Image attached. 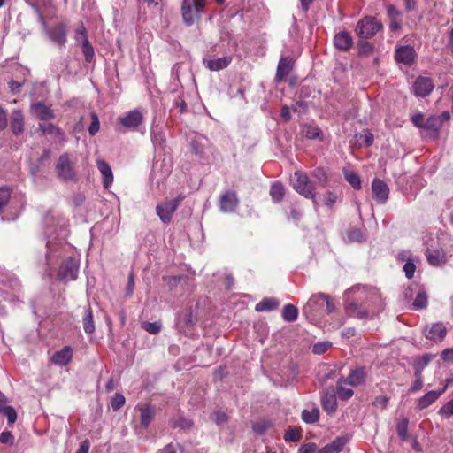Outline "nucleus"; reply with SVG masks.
Instances as JSON below:
<instances>
[{"instance_id": "1", "label": "nucleus", "mask_w": 453, "mask_h": 453, "mask_svg": "<svg viewBox=\"0 0 453 453\" xmlns=\"http://www.w3.org/2000/svg\"><path fill=\"white\" fill-rule=\"evenodd\" d=\"M47 247L46 263L49 269H51L55 264L60 263L57 272L58 279L64 282L76 280L79 262L72 256H65L66 245L62 242H48Z\"/></svg>"}, {"instance_id": "2", "label": "nucleus", "mask_w": 453, "mask_h": 453, "mask_svg": "<svg viewBox=\"0 0 453 453\" xmlns=\"http://www.w3.org/2000/svg\"><path fill=\"white\" fill-rule=\"evenodd\" d=\"M25 204L22 194L13 193L8 187H0L1 220L14 219L19 216Z\"/></svg>"}, {"instance_id": "3", "label": "nucleus", "mask_w": 453, "mask_h": 453, "mask_svg": "<svg viewBox=\"0 0 453 453\" xmlns=\"http://www.w3.org/2000/svg\"><path fill=\"white\" fill-rule=\"evenodd\" d=\"M382 28L383 24L380 19L372 16H365L357 21L355 32L360 39H369Z\"/></svg>"}, {"instance_id": "4", "label": "nucleus", "mask_w": 453, "mask_h": 453, "mask_svg": "<svg viewBox=\"0 0 453 453\" xmlns=\"http://www.w3.org/2000/svg\"><path fill=\"white\" fill-rule=\"evenodd\" d=\"M204 4L205 0H183L181 11L186 25L191 26L200 19Z\"/></svg>"}, {"instance_id": "5", "label": "nucleus", "mask_w": 453, "mask_h": 453, "mask_svg": "<svg viewBox=\"0 0 453 453\" xmlns=\"http://www.w3.org/2000/svg\"><path fill=\"white\" fill-rule=\"evenodd\" d=\"M294 189L306 198H314L315 187L305 173L296 171L291 179Z\"/></svg>"}, {"instance_id": "6", "label": "nucleus", "mask_w": 453, "mask_h": 453, "mask_svg": "<svg viewBox=\"0 0 453 453\" xmlns=\"http://www.w3.org/2000/svg\"><path fill=\"white\" fill-rule=\"evenodd\" d=\"M183 199L184 196L179 195L173 199H165L157 205L156 213L163 223L167 224L171 221L173 214Z\"/></svg>"}, {"instance_id": "7", "label": "nucleus", "mask_w": 453, "mask_h": 453, "mask_svg": "<svg viewBox=\"0 0 453 453\" xmlns=\"http://www.w3.org/2000/svg\"><path fill=\"white\" fill-rule=\"evenodd\" d=\"M303 309L309 311H334L335 306L329 296L324 293H318L311 296Z\"/></svg>"}, {"instance_id": "8", "label": "nucleus", "mask_w": 453, "mask_h": 453, "mask_svg": "<svg viewBox=\"0 0 453 453\" xmlns=\"http://www.w3.org/2000/svg\"><path fill=\"white\" fill-rule=\"evenodd\" d=\"M143 119V111L140 109L129 111L118 119L119 123L129 130L136 129Z\"/></svg>"}, {"instance_id": "9", "label": "nucleus", "mask_w": 453, "mask_h": 453, "mask_svg": "<svg viewBox=\"0 0 453 453\" xmlns=\"http://www.w3.org/2000/svg\"><path fill=\"white\" fill-rule=\"evenodd\" d=\"M239 204L237 195L234 191H226L220 196L219 209L224 213L234 212Z\"/></svg>"}, {"instance_id": "10", "label": "nucleus", "mask_w": 453, "mask_h": 453, "mask_svg": "<svg viewBox=\"0 0 453 453\" xmlns=\"http://www.w3.org/2000/svg\"><path fill=\"white\" fill-rule=\"evenodd\" d=\"M56 171L58 177L63 180H71L73 178V171L67 154H63L59 157L56 165Z\"/></svg>"}, {"instance_id": "11", "label": "nucleus", "mask_w": 453, "mask_h": 453, "mask_svg": "<svg viewBox=\"0 0 453 453\" xmlns=\"http://www.w3.org/2000/svg\"><path fill=\"white\" fill-rule=\"evenodd\" d=\"M372 197L380 203H385L388 198L389 188L380 179H374L372 183Z\"/></svg>"}, {"instance_id": "12", "label": "nucleus", "mask_w": 453, "mask_h": 453, "mask_svg": "<svg viewBox=\"0 0 453 453\" xmlns=\"http://www.w3.org/2000/svg\"><path fill=\"white\" fill-rule=\"evenodd\" d=\"M427 262L432 266H441L447 263V254L443 249L427 248L426 252Z\"/></svg>"}, {"instance_id": "13", "label": "nucleus", "mask_w": 453, "mask_h": 453, "mask_svg": "<svg viewBox=\"0 0 453 453\" xmlns=\"http://www.w3.org/2000/svg\"><path fill=\"white\" fill-rule=\"evenodd\" d=\"M434 88V84L430 78L418 77L413 85L414 94L417 96L425 97L428 96Z\"/></svg>"}, {"instance_id": "14", "label": "nucleus", "mask_w": 453, "mask_h": 453, "mask_svg": "<svg viewBox=\"0 0 453 453\" xmlns=\"http://www.w3.org/2000/svg\"><path fill=\"white\" fill-rule=\"evenodd\" d=\"M426 337L434 342H441L447 334V328L442 323L432 324L426 329Z\"/></svg>"}, {"instance_id": "15", "label": "nucleus", "mask_w": 453, "mask_h": 453, "mask_svg": "<svg viewBox=\"0 0 453 453\" xmlns=\"http://www.w3.org/2000/svg\"><path fill=\"white\" fill-rule=\"evenodd\" d=\"M416 57L413 47L406 45L400 46L395 50V58L397 62L411 65Z\"/></svg>"}, {"instance_id": "16", "label": "nucleus", "mask_w": 453, "mask_h": 453, "mask_svg": "<svg viewBox=\"0 0 453 453\" xmlns=\"http://www.w3.org/2000/svg\"><path fill=\"white\" fill-rule=\"evenodd\" d=\"M34 115L42 120H50L54 119L55 115L50 106H47L42 102L34 103L30 106Z\"/></svg>"}, {"instance_id": "17", "label": "nucleus", "mask_w": 453, "mask_h": 453, "mask_svg": "<svg viewBox=\"0 0 453 453\" xmlns=\"http://www.w3.org/2000/svg\"><path fill=\"white\" fill-rule=\"evenodd\" d=\"M49 38L56 44L63 47L66 42V27L64 24H58L53 28L48 30Z\"/></svg>"}, {"instance_id": "18", "label": "nucleus", "mask_w": 453, "mask_h": 453, "mask_svg": "<svg viewBox=\"0 0 453 453\" xmlns=\"http://www.w3.org/2000/svg\"><path fill=\"white\" fill-rule=\"evenodd\" d=\"M73 357V349L69 346L64 347L62 349L55 352L50 360L53 364L57 365H66Z\"/></svg>"}, {"instance_id": "19", "label": "nucleus", "mask_w": 453, "mask_h": 453, "mask_svg": "<svg viewBox=\"0 0 453 453\" xmlns=\"http://www.w3.org/2000/svg\"><path fill=\"white\" fill-rule=\"evenodd\" d=\"M334 46L343 51L349 50L353 44V39L349 33L342 31L334 35Z\"/></svg>"}, {"instance_id": "20", "label": "nucleus", "mask_w": 453, "mask_h": 453, "mask_svg": "<svg viewBox=\"0 0 453 453\" xmlns=\"http://www.w3.org/2000/svg\"><path fill=\"white\" fill-rule=\"evenodd\" d=\"M11 129L17 136L24 132V116L21 111L15 110L12 112Z\"/></svg>"}, {"instance_id": "21", "label": "nucleus", "mask_w": 453, "mask_h": 453, "mask_svg": "<svg viewBox=\"0 0 453 453\" xmlns=\"http://www.w3.org/2000/svg\"><path fill=\"white\" fill-rule=\"evenodd\" d=\"M348 441L347 436H339L331 443L323 447L319 453H338L342 450Z\"/></svg>"}, {"instance_id": "22", "label": "nucleus", "mask_w": 453, "mask_h": 453, "mask_svg": "<svg viewBox=\"0 0 453 453\" xmlns=\"http://www.w3.org/2000/svg\"><path fill=\"white\" fill-rule=\"evenodd\" d=\"M366 378V372L365 368L357 367L351 371L349 375L344 380L345 383L356 387L365 382Z\"/></svg>"}, {"instance_id": "23", "label": "nucleus", "mask_w": 453, "mask_h": 453, "mask_svg": "<svg viewBox=\"0 0 453 453\" xmlns=\"http://www.w3.org/2000/svg\"><path fill=\"white\" fill-rule=\"evenodd\" d=\"M97 168L102 174L104 188H108L113 182V173L110 165L104 160H97Z\"/></svg>"}, {"instance_id": "24", "label": "nucleus", "mask_w": 453, "mask_h": 453, "mask_svg": "<svg viewBox=\"0 0 453 453\" xmlns=\"http://www.w3.org/2000/svg\"><path fill=\"white\" fill-rule=\"evenodd\" d=\"M231 61L232 58L227 56L219 58L217 59H203L205 66L211 71H219L225 69L230 65Z\"/></svg>"}, {"instance_id": "25", "label": "nucleus", "mask_w": 453, "mask_h": 453, "mask_svg": "<svg viewBox=\"0 0 453 453\" xmlns=\"http://www.w3.org/2000/svg\"><path fill=\"white\" fill-rule=\"evenodd\" d=\"M292 70V60L289 58H281L278 64L276 80L281 81L287 78Z\"/></svg>"}, {"instance_id": "26", "label": "nucleus", "mask_w": 453, "mask_h": 453, "mask_svg": "<svg viewBox=\"0 0 453 453\" xmlns=\"http://www.w3.org/2000/svg\"><path fill=\"white\" fill-rule=\"evenodd\" d=\"M445 388L441 390H432L426 393L424 396H422L418 403V407L419 409H426L430 406L433 403H434L444 392Z\"/></svg>"}, {"instance_id": "27", "label": "nucleus", "mask_w": 453, "mask_h": 453, "mask_svg": "<svg viewBox=\"0 0 453 453\" xmlns=\"http://www.w3.org/2000/svg\"><path fill=\"white\" fill-rule=\"evenodd\" d=\"M322 408L327 413H333L337 407L336 396L334 392H326L321 397Z\"/></svg>"}, {"instance_id": "28", "label": "nucleus", "mask_w": 453, "mask_h": 453, "mask_svg": "<svg viewBox=\"0 0 453 453\" xmlns=\"http://www.w3.org/2000/svg\"><path fill=\"white\" fill-rule=\"evenodd\" d=\"M280 306V302L278 299L273 297L264 298L261 302L256 304L255 311H273L278 310Z\"/></svg>"}, {"instance_id": "29", "label": "nucleus", "mask_w": 453, "mask_h": 453, "mask_svg": "<svg viewBox=\"0 0 453 453\" xmlns=\"http://www.w3.org/2000/svg\"><path fill=\"white\" fill-rule=\"evenodd\" d=\"M434 357V355L426 353L416 359L413 364L414 375L418 376L422 374L424 368L431 362Z\"/></svg>"}, {"instance_id": "30", "label": "nucleus", "mask_w": 453, "mask_h": 453, "mask_svg": "<svg viewBox=\"0 0 453 453\" xmlns=\"http://www.w3.org/2000/svg\"><path fill=\"white\" fill-rule=\"evenodd\" d=\"M39 129L43 134H50L64 139V133L51 123H40Z\"/></svg>"}, {"instance_id": "31", "label": "nucleus", "mask_w": 453, "mask_h": 453, "mask_svg": "<svg viewBox=\"0 0 453 453\" xmlns=\"http://www.w3.org/2000/svg\"><path fill=\"white\" fill-rule=\"evenodd\" d=\"M270 196L274 203L282 201L285 196V188L280 182H273L270 188Z\"/></svg>"}, {"instance_id": "32", "label": "nucleus", "mask_w": 453, "mask_h": 453, "mask_svg": "<svg viewBox=\"0 0 453 453\" xmlns=\"http://www.w3.org/2000/svg\"><path fill=\"white\" fill-rule=\"evenodd\" d=\"M301 417L303 421L307 424L316 423L319 418V410L316 407L311 410H303Z\"/></svg>"}, {"instance_id": "33", "label": "nucleus", "mask_w": 453, "mask_h": 453, "mask_svg": "<svg viewBox=\"0 0 453 453\" xmlns=\"http://www.w3.org/2000/svg\"><path fill=\"white\" fill-rule=\"evenodd\" d=\"M365 292V287H360V286H356V287H353L349 289H348L345 293H344V297H345V302L350 306V307H353V308H357V304L352 302V301H349V298L351 296H354V295H358L359 297H361V296Z\"/></svg>"}, {"instance_id": "34", "label": "nucleus", "mask_w": 453, "mask_h": 453, "mask_svg": "<svg viewBox=\"0 0 453 453\" xmlns=\"http://www.w3.org/2000/svg\"><path fill=\"white\" fill-rule=\"evenodd\" d=\"M154 415V411L150 406L141 408V424L144 427H148Z\"/></svg>"}, {"instance_id": "35", "label": "nucleus", "mask_w": 453, "mask_h": 453, "mask_svg": "<svg viewBox=\"0 0 453 453\" xmlns=\"http://www.w3.org/2000/svg\"><path fill=\"white\" fill-rule=\"evenodd\" d=\"M344 177L346 180L355 188V189H360L361 188V180L359 176L353 171L345 170L344 171Z\"/></svg>"}, {"instance_id": "36", "label": "nucleus", "mask_w": 453, "mask_h": 453, "mask_svg": "<svg viewBox=\"0 0 453 453\" xmlns=\"http://www.w3.org/2000/svg\"><path fill=\"white\" fill-rule=\"evenodd\" d=\"M302 133L308 139H316L319 137L321 131L318 127L304 125L302 127Z\"/></svg>"}, {"instance_id": "37", "label": "nucleus", "mask_w": 453, "mask_h": 453, "mask_svg": "<svg viewBox=\"0 0 453 453\" xmlns=\"http://www.w3.org/2000/svg\"><path fill=\"white\" fill-rule=\"evenodd\" d=\"M141 326L142 329H144L146 332H148L150 334H157L162 329V325L159 321H155V322L144 321L141 324Z\"/></svg>"}, {"instance_id": "38", "label": "nucleus", "mask_w": 453, "mask_h": 453, "mask_svg": "<svg viewBox=\"0 0 453 453\" xmlns=\"http://www.w3.org/2000/svg\"><path fill=\"white\" fill-rule=\"evenodd\" d=\"M396 258L398 261L403 262L404 264L407 261H420L419 257L414 256L410 250H402L397 252Z\"/></svg>"}, {"instance_id": "39", "label": "nucleus", "mask_w": 453, "mask_h": 453, "mask_svg": "<svg viewBox=\"0 0 453 453\" xmlns=\"http://www.w3.org/2000/svg\"><path fill=\"white\" fill-rule=\"evenodd\" d=\"M408 424L409 421L407 418H402L398 421L396 425V432L399 436V438L402 441H405L407 439V434H408Z\"/></svg>"}, {"instance_id": "40", "label": "nucleus", "mask_w": 453, "mask_h": 453, "mask_svg": "<svg viewBox=\"0 0 453 453\" xmlns=\"http://www.w3.org/2000/svg\"><path fill=\"white\" fill-rule=\"evenodd\" d=\"M337 395H338V397L342 400H348L349 399L354 392L352 389L350 388H345L343 386H342V380H339L338 382H337Z\"/></svg>"}, {"instance_id": "41", "label": "nucleus", "mask_w": 453, "mask_h": 453, "mask_svg": "<svg viewBox=\"0 0 453 453\" xmlns=\"http://www.w3.org/2000/svg\"><path fill=\"white\" fill-rule=\"evenodd\" d=\"M440 125H441V121H440L439 118L432 116L425 121L423 127L426 130H430V131L434 132V134H436L440 128Z\"/></svg>"}, {"instance_id": "42", "label": "nucleus", "mask_w": 453, "mask_h": 453, "mask_svg": "<svg viewBox=\"0 0 453 453\" xmlns=\"http://www.w3.org/2000/svg\"><path fill=\"white\" fill-rule=\"evenodd\" d=\"M74 38L80 45L88 42L86 28L82 23H81L75 29Z\"/></svg>"}, {"instance_id": "43", "label": "nucleus", "mask_w": 453, "mask_h": 453, "mask_svg": "<svg viewBox=\"0 0 453 453\" xmlns=\"http://www.w3.org/2000/svg\"><path fill=\"white\" fill-rule=\"evenodd\" d=\"M346 238L349 242H362L364 234L359 228H350L346 232Z\"/></svg>"}, {"instance_id": "44", "label": "nucleus", "mask_w": 453, "mask_h": 453, "mask_svg": "<svg viewBox=\"0 0 453 453\" xmlns=\"http://www.w3.org/2000/svg\"><path fill=\"white\" fill-rule=\"evenodd\" d=\"M427 305V296L424 292H419L412 303V307L417 310L425 309Z\"/></svg>"}, {"instance_id": "45", "label": "nucleus", "mask_w": 453, "mask_h": 453, "mask_svg": "<svg viewBox=\"0 0 453 453\" xmlns=\"http://www.w3.org/2000/svg\"><path fill=\"white\" fill-rule=\"evenodd\" d=\"M332 347V342L329 341L319 342L312 346V352L316 355H321Z\"/></svg>"}, {"instance_id": "46", "label": "nucleus", "mask_w": 453, "mask_h": 453, "mask_svg": "<svg viewBox=\"0 0 453 453\" xmlns=\"http://www.w3.org/2000/svg\"><path fill=\"white\" fill-rule=\"evenodd\" d=\"M420 261H407V263L403 265V270L407 279L411 280L414 277V273L417 269V264Z\"/></svg>"}, {"instance_id": "47", "label": "nucleus", "mask_w": 453, "mask_h": 453, "mask_svg": "<svg viewBox=\"0 0 453 453\" xmlns=\"http://www.w3.org/2000/svg\"><path fill=\"white\" fill-rule=\"evenodd\" d=\"M439 415H441L444 418H449L453 416V398L446 403L438 411Z\"/></svg>"}, {"instance_id": "48", "label": "nucleus", "mask_w": 453, "mask_h": 453, "mask_svg": "<svg viewBox=\"0 0 453 453\" xmlns=\"http://www.w3.org/2000/svg\"><path fill=\"white\" fill-rule=\"evenodd\" d=\"M250 302V297L248 296H241L236 302H234V309L236 311H242L243 310L249 309L248 303Z\"/></svg>"}, {"instance_id": "49", "label": "nucleus", "mask_w": 453, "mask_h": 453, "mask_svg": "<svg viewBox=\"0 0 453 453\" xmlns=\"http://www.w3.org/2000/svg\"><path fill=\"white\" fill-rule=\"evenodd\" d=\"M100 127V122L98 116L96 112L91 113V124L88 127V133L90 135H95L98 131Z\"/></svg>"}, {"instance_id": "50", "label": "nucleus", "mask_w": 453, "mask_h": 453, "mask_svg": "<svg viewBox=\"0 0 453 453\" xmlns=\"http://www.w3.org/2000/svg\"><path fill=\"white\" fill-rule=\"evenodd\" d=\"M300 437L301 432L300 429L297 428L288 429L284 435L286 441H299Z\"/></svg>"}, {"instance_id": "51", "label": "nucleus", "mask_w": 453, "mask_h": 453, "mask_svg": "<svg viewBox=\"0 0 453 453\" xmlns=\"http://www.w3.org/2000/svg\"><path fill=\"white\" fill-rule=\"evenodd\" d=\"M0 414H4L7 418L8 423L10 425H12L17 419L16 411L12 406L4 408Z\"/></svg>"}, {"instance_id": "52", "label": "nucleus", "mask_w": 453, "mask_h": 453, "mask_svg": "<svg viewBox=\"0 0 453 453\" xmlns=\"http://www.w3.org/2000/svg\"><path fill=\"white\" fill-rule=\"evenodd\" d=\"M83 327L86 333L91 334L95 330L92 313H87L83 318Z\"/></svg>"}, {"instance_id": "53", "label": "nucleus", "mask_w": 453, "mask_h": 453, "mask_svg": "<svg viewBox=\"0 0 453 453\" xmlns=\"http://www.w3.org/2000/svg\"><path fill=\"white\" fill-rule=\"evenodd\" d=\"M83 55L87 62H90L94 57V49L89 42L81 44Z\"/></svg>"}, {"instance_id": "54", "label": "nucleus", "mask_w": 453, "mask_h": 453, "mask_svg": "<svg viewBox=\"0 0 453 453\" xmlns=\"http://www.w3.org/2000/svg\"><path fill=\"white\" fill-rule=\"evenodd\" d=\"M337 199H338V196L334 192L327 191L324 195V203L326 207H328L330 209L333 208V206L336 203Z\"/></svg>"}, {"instance_id": "55", "label": "nucleus", "mask_w": 453, "mask_h": 453, "mask_svg": "<svg viewBox=\"0 0 453 453\" xmlns=\"http://www.w3.org/2000/svg\"><path fill=\"white\" fill-rule=\"evenodd\" d=\"M125 403V397L121 394H115L111 399V407L114 411L119 410Z\"/></svg>"}, {"instance_id": "56", "label": "nucleus", "mask_w": 453, "mask_h": 453, "mask_svg": "<svg viewBox=\"0 0 453 453\" xmlns=\"http://www.w3.org/2000/svg\"><path fill=\"white\" fill-rule=\"evenodd\" d=\"M15 438L9 431H4L0 434V442L2 444L12 446L14 444Z\"/></svg>"}, {"instance_id": "57", "label": "nucleus", "mask_w": 453, "mask_h": 453, "mask_svg": "<svg viewBox=\"0 0 453 453\" xmlns=\"http://www.w3.org/2000/svg\"><path fill=\"white\" fill-rule=\"evenodd\" d=\"M389 402V398L386 395H379L375 398L373 402V405L377 408L386 409L388 403Z\"/></svg>"}, {"instance_id": "58", "label": "nucleus", "mask_w": 453, "mask_h": 453, "mask_svg": "<svg viewBox=\"0 0 453 453\" xmlns=\"http://www.w3.org/2000/svg\"><path fill=\"white\" fill-rule=\"evenodd\" d=\"M365 40L366 39H361L358 42L359 52L361 54H368L372 50V45Z\"/></svg>"}, {"instance_id": "59", "label": "nucleus", "mask_w": 453, "mask_h": 453, "mask_svg": "<svg viewBox=\"0 0 453 453\" xmlns=\"http://www.w3.org/2000/svg\"><path fill=\"white\" fill-rule=\"evenodd\" d=\"M151 140L155 145L162 144L165 142V136L161 132H157L154 128L151 129Z\"/></svg>"}, {"instance_id": "60", "label": "nucleus", "mask_w": 453, "mask_h": 453, "mask_svg": "<svg viewBox=\"0 0 453 453\" xmlns=\"http://www.w3.org/2000/svg\"><path fill=\"white\" fill-rule=\"evenodd\" d=\"M8 84H9V88L11 89V92L12 94H18L20 91V88H21V87L23 85V82L18 81H15V80H11Z\"/></svg>"}, {"instance_id": "61", "label": "nucleus", "mask_w": 453, "mask_h": 453, "mask_svg": "<svg viewBox=\"0 0 453 453\" xmlns=\"http://www.w3.org/2000/svg\"><path fill=\"white\" fill-rule=\"evenodd\" d=\"M269 427L267 422H257L253 424L252 428L257 434H263Z\"/></svg>"}, {"instance_id": "62", "label": "nucleus", "mask_w": 453, "mask_h": 453, "mask_svg": "<svg viewBox=\"0 0 453 453\" xmlns=\"http://www.w3.org/2000/svg\"><path fill=\"white\" fill-rule=\"evenodd\" d=\"M179 449H180L179 444L169 443L159 453H177Z\"/></svg>"}, {"instance_id": "63", "label": "nucleus", "mask_w": 453, "mask_h": 453, "mask_svg": "<svg viewBox=\"0 0 453 453\" xmlns=\"http://www.w3.org/2000/svg\"><path fill=\"white\" fill-rule=\"evenodd\" d=\"M134 288V278L133 273H130L128 275V280L127 285V295L130 296L133 294Z\"/></svg>"}, {"instance_id": "64", "label": "nucleus", "mask_w": 453, "mask_h": 453, "mask_svg": "<svg viewBox=\"0 0 453 453\" xmlns=\"http://www.w3.org/2000/svg\"><path fill=\"white\" fill-rule=\"evenodd\" d=\"M441 358L445 362H451V363H453V348L445 349L441 352Z\"/></svg>"}]
</instances>
